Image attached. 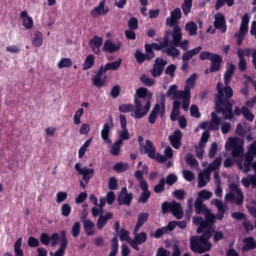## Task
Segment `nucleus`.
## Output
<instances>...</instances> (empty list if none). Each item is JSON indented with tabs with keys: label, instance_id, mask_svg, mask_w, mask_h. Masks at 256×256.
Segmentation results:
<instances>
[{
	"label": "nucleus",
	"instance_id": "obj_1",
	"mask_svg": "<svg viewBox=\"0 0 256 256\" xmlns=\"http://www.w3.org/2000/svg\"><path fill=\"white\" fill-rule=\"evenodd\" d=\"M216 89L217 94L214 99L216 113H221L224 119H233L235 115H237V117L243 115V108L241 109L239 106H236L233 112V103H231L233 88L229 86L223 87V83L218 82Z\"/></svg>",
	"mask_w": 256,
	"mask_h": 256
},
{
	"label": "nucleus",
	"instance_id": "obj_2",
	"mask_svg": "<svg viewBox=\"0 0 256 256\" xmlns=\"http://www.w3.org/2000/svg\"><path fill=\"white\" fill-rule=\"evenodd\" d=\"M148 90L140 87L136 90L134 98L135 110L131 113L134 119H143L151 109V96H147Z\"/></svg>",
	"mask_w": 256,
	"mask_h": 256
},
{
	"label": "nucleus",
	"instance_id": "obj_3",
	"mask_svg": "<svg viewBox=\"0 0 256 256\" xmlns=\"http://www.w3.org/2000/svg\"><path fill=\"white\" fill-rule=\"evenodd\" d=\"M121 63H123V59L119 58L115 62H108L104 66H100L96 74L92 77V85L97 87V89L105 87V83L107 82V71H117L121 67Z\"/></svg>",
	"mask_w": 256,
	"mask_h": 256
},
{
	"label": "nucleus",
	"instance_id": "obj_4",
	"mask_svg": "<svg viewBox=\"0 0 256 256\" xmlns=\"http://www.w3.org/2000/svg\"><path fill=\"white\" fill-rule=\"evenodd\" d=\"M213 237L210 230L204 231L201 236H191L190 249L193 253H207L213 245L209 240Z\"/></svg>",
	"mask_w": 256,
	"mask_h": 256
},
{
	"label": "nucleus",
	"instance_id": "obj_5",
	"mask_svg": "<svg viewBox=\"0 0 256 256\" xmlns=\"http://www.w3.org/2000/svg\"><path fill=\"white\" fill-rule=\"evenodd\" d=\"M204 217L205 220L201 216L193 219L194 225L198 226L196 233L201 234L205 233V231H210V233L213 234V231H215V214L211 211H207Z\"/></svg>",
	"mask_w": 256,
	"mask_h": 256
},
{
	"label": "nucleus",
	"instance_id": "obj_6",
	"mask_svg": "<svg viewBox=\"0 0 256 256\" xmlns=\"http://www.w3.org/2000/svg\"><path fill=\"white\" fill-rule=\"evenodd\" d=\"M200 61H210L211 65L209 73H217L221 71V65H223V57L217 53H211L209 51H202L199 55Z\"/></svg>",
	"mask_w": 256,
	"mask_h": 256
},
{
	"label": "nucleus",
	"instance_id": "obj_7",
	"mask_svg": "<svg viewBox=\"0 0 256 256\" xmlns=\"http://www.w3.org/2000/svg\"><path fill=\"white\" fill-rule=\"evenodd\" d=\"M162 213L163 215H167V213H172L177 219H181L183 217V207L181 203L177 201L168 202L165 201L162 203Z\"/></svg>",
	"mask_w": 256,
	"mask_h": 256
},
{
	"label": "nucleus",
	"instance_id": "obj_8",
	"mask_svg": "<svg viewBox=\"0 0 256 256\" xmlns=\"http://www.w3.org/2000/svg\"><path fill=\"white\" fill-rule=\"evenodd\" d=\"M172 38L174 47H180V49H183V51H187V49H189V40H183V33L181 32V27L175 26L173 28Z\"/></svg>",
	"mask_w": 256,
	"mask_h": 256
},
{
	"label": "nucleus",
	"instance_id": "obj_9",
	"mask_svg": "<svg viewBox=\"0 0 256 256\" xmlns=\"http://www.w3.org/2000/svg\"><path fill=\"white\" fill-rule=\"evenodd\" d=\"M120 119V127L122 130L118 131V140L120 143H123V141H129L130 134L129 130L127 129V117L123 114L119 115Z\"/></svg>",
	"mask_w": 256,
	"mask_h": 256
},
{
	"label": "nucleus",
	"instance_id": "obj_10",
	"mask_svg": "<svg viewBox=\"0 0 256 256\" xmlns=\"http://www.w3.org/2000/svg\"><path fill=\"white\" fill-rule=\"evenodd\" d=\"M163 117L165 115V102H161V104L157 103L154 105L149 117H148V122L150 125H155L157 121L158 116Z\"/></svg>",
	"mask_w": 256,
	"mask_h": 256
},
{
	"label": "nucleus",
	"instance_id": "obj_11",
	"mask_svg": "<svg viewBox=\"0 0 256 256\" xmlns=\"http://www.w3.org/2000/svg\"><path fill=\"white\" fill-rule=\"evenodd\" d=\"M181 17V8H175L171 11L170 17L166 19V25H168V27H173V29H175V27H179V20Z\"/></svg>",
	"mask_w": 256,
	"mask_h": 256
},
{
	"label": "nucleus",
	"instance_id": "obj_12",
	"mask_svg": "<svg viewBox=\"0 0 256 256\" xmlns=\"http://www.w3.org/2000/svg\"><path fill=\"white\" fill-rule=\"evenodd\" d=\"M212 205H215V207L218 209V213L214 215V225L216 219L218 221H223V217H225V212L227 211V205L223 203V201L219 199H212L211 201Z\"/></svg>",
	"mask_w": 256,
	"mask_h": 256
},
{
	"label": "nucleus",
	"instance_id": "obj_13",
	"mask_svg": "<svg viewBox=\"0 0 256 256\" xmlns=\"http://www.w3.org/2000/svg\"><path fill=\"white\" fill-rule=\"evenodd\" d=\"M156 151L157 148H155L151 140H146L145 144H142L140 147L141 155H148L149 159H155Z\"/></svg>",
	"mask_w": 256,
	"mask_h": 256
},
{
	"label": "nucleus",
	"instance_id": "obj_14",
	"mask_svg": "<svg viewBox=\"0 0 256 256\" xmlns=\"http://www.w3.org/2000/svg\"><path fill=\"white\" fill-rule=\"evenodd\" d=\"M214 27L221 33H227V20H225V15L223 13L218 12L214 17Z\"/></svg>",
	"mask_w": 256,
	"mask_h": 256
},
{
	"label": "nucleus",
	"instance_id": "obj_15",
	"mask_svg": "<svg viewBox=\"0 0 256 256\" xmlns=\"http://www.w3.org/2000/svg\"><path fill=\"white\" fill-rule=\"evenodd\" d=\"M165 65H167V62L163 58H156L153 69L151 70L152 77H161L165 70Z\"/></svg>",
	"mask_w": 256,
	"mask_h": 256
},
{
	"label": "nucleus",
	"instance_id": "obj_16",
	"mask_svg": "<svg viewBox=\"0 0 256 256\" xmlns=\"http://www.w3.org/2000/svg\"><path fill=\"white\" fill-rule=\"evenodd\" d=\"M107 0H101L99 4L91 10L90 14L94 19L101 15H107L109 13V7H105Z\"/></svg>",
	"mask_w": 256,
	"mask_h": 256
},
{
	"label": "nucleus",
	"instance_id": "obj_17",
	"mask_svg": "<svg viewBox=\"0 0 256 256\" xmlns=\"http://www.w3.org/2000/svg\"><path fill=\"white\" fill-rule=\"evenodd\" d=\"M254 159H255V156L249 153H246L244 155V163L237 162V165L240 171H243V173H249V171H251V167L253 165Z\"/></svg>",
	"mask_w": 256,
	"mask_h": 256
},
{
	"label": "nucleus",
	"instance_id": "obj_18",
	"mask_svg": "<svg viewBox=\"0 0 256 256\" xmlns=\"http://www.w3.org/2000/svg\"><path fill=\"white\" fill-rule=\"evenodd\" d=\"M67 245H69V242L67 240V232L64 230L61 231V238H60V247L59 249L53 254V252L50 253L51 256H65V251L67 249Z\"/></svg>",
	"mask_w": 256,
	"mask_h": 256
},
{
	"label": "nucleus",
	"instance_id": "obj_19",
	"mask_svg": "<svg viewBox=\"0 0 256 256\" xmlns=\"http://www.w3.org/2000/svg\"><path fill=\"white\" fill-rule=\"evenodd\" d=\"M113 127H115V124L113 123V118L110 116V123H105L101 130V138L104 140V143H111L109 135H111V129Z\"/></svg>",
	"mask_w": 256,
	"mask_h": 256
},
{
	"label": "nucleus",
	"instance_id": "obj_20",
	"mask_svg": "<svg viewBox=\"0 0 256 256\" xmlns=\"http://www.w3.org/2000/svg\"><path fill=\"white\" fill-rule=\"evenodd\" d=\"M229 146L232 149V157H241L243 155V146L239 145L238 138H229Z\"/></svg>",
	"mask_w": 256,
	"mask_h": 256
},
{
	"label": "nucleus",
	"instance_id": "obj_21",
	"mask_svg": "<svg viewBox=\"0 0 256 256\" xmlns=\"http://www.w3.org/2000/svg\"><path fill=\"white\" fill-rule=\"evenodd\" d=\"M168 139L174 149H180L181 141L183 140V132H181V130H175L173 134L168 137Z\"/></svg>",
	"mask_w": 256,
	"mask_h": 256
},
{
	"label": "nucleus",
	"instance_id": "obj_22",
	"mask_svg": "<svg viewBox=\"0 0 256 256\" xmlns=\"http://www.w3.org/2000/svg\"><path fill=\"white\" fill-rule=\"evenodd\" d=\"M140 189L143 191L138 198V203H147L151 197V191H149V184L147 181L140 182Z\"/></svg>",
	"mask_w": 256,
	"mask_h": 256
},
{
	"label": "nucleus",
	"instance_id": "obj_23",
	"mask_svg": "<svg viewBox=\"0 0 256 256\" xmlns=\"http://www.w3.org/2000/svg\"><path fill=\"white\" fill-rule=\"evenodd\" d=\"M122 43L121 42H117V44L113 43V41L111 40H106L104 42V45H103V48H102V51L104 53H117V51H120L121 50V47H122Z\"/></svg>",
	"mask_w": 256,
	"mask_h": 256
},
{
	"label": "nucleus",
	"instance_id": "obj_24",
	"mask_svg": "<svg viewBox=\"0 0 256 256\" xmlns=\"http://www.w3.org/2000/svg\"><path fill=\"white\" fill-rule=\"evenodd\" d=\"M89 46L95 55H101V47L103 46V39L99 36H94L90 42Z\"/></svg>",
	"mask_w": 256,
	"mask_h": 256
},
{
	"label": "nucleus",
	"instance_id": "obj_25",
	"mask_svg": "<svg viewBox=\"0 0 256 256\" xmlns=\"http://www.w3.org/2000/svg\"><path fill=\"white\" fill-rule=\"evenodd\" d=\"M229 189L237 195L236 205H243V201H245V195H243V191L239 189V185H237L236 183H231L229 185Z\"/></svg>",
	"mask_w": 256,
	"mask_h": 256
},
{
	"label": "nucleus",
	"instance_id": "obj_26",
	"mask_svg": "<svg viewBox=\"0 0 256 256\" xmlns=\"http://www.w3.org/2000/svg\"><path fill=\"white\" fill-rule=\"evenodd\" d=\"M242 251L247 253V251H253L256 249V239L253 236L246 237L243 239Z\"/></svg>",
	"mask_w": 256,
	"mask_h": 256
},
{
	"label": "nucleus",
	"instance_id": "obj_27",
	"mask_svg": "<svg viewBox=\"0 0 256 256\" xmlns=\"http://www.w3.org/2000/svg\"><path fill=\"white\" fill-rule=\"evenodd\" d=\"M211 121L209 122L208 129L209 131H219L221 125V117L217 116V113H211Z\"/></svg>",
	"mask_w": 256,
	"mask_h": 256
},
{
	"label": "nucleus",
	"instance_id": "obj_28",
	"mask_svg": "<svg viewBox=\"0 0 256 256\" xmlns=\"http://www.w3.org/2000/svg\"><path fill=\"white\" fill-rule=\"evenodd\" d=\"M211 178V173L209 170H204L198 175V187L199 189H203L207 185V182Z\"/></svg>",
	"mask_w": 256,
	"mask_h": 256
},
{
	"label": "nucleus",
	"instance_id": "obj_29",
	"mask_svg": "<svg viewBox=\"0 0 256 256\" xmlns=\"http://www.w3.org/2000/svg\"><path fill=\"white\" fill-rule=\"evenodd\" d=\"M82 223L84 232L88 237L95 235V224L91 221V219L83 220Z\"/></svg>",
	"mask_w": 256,
	"mask_h": 256
},
{
	"label": "nucleus",
	"instance_id": "obj_30",
	"mask_svg": "<svg viewBox=\"0 0 256 256\" xmlns=\"http://www.w3.org/2000/svg\"><path fill=\"white\" fill-rule=\"evenodd\" d=\"M235 64H230L224 73V85L225 87H231L229 84L231 83V79H233V75L235 74Z\"/></svg>",
	"mask_w": 256,
	"mask_h": 256
},
{
	"label": "nucleus",
	"instance_id": "obj_31",
	"mask_svg": "<svg viewBox=\"0 0 256 256\" xmlns=\"http://www.w3.org/2000/svg\"><path fill=\"white\" fill-rule=\"evenodd\" d=\"M20 18L22 19L23 27H25V29H33V18L29 16L27 11H22L20 13Z\"/></svg>",
	"mask_w": 256,
	"mask_h": 256
},
{
	"label": "nucleus",
	"instance_id": "obj_32",
	"mask_svg": "<svg viewBox=\"0 0 256 256\" xmlns=\"http://www.w3.org/2000/svg\"><path fill=\"white\" fill-rule=\"evenodd\" d=\"M109 219H113V213L112 212H108L105 215H100L98 220H97V229H99V231H101V229H103V227H105V225H107V222L109 221Z\"/></svg>",
	"mask_w": 256,
	"mask_h": 256
},
{
	"label": "nucleus",
	"instance_id": "obj_33",
	"mask_svg": "<svg viewBox=\"0 0 256 256\" xmlns=\"http://www.w3.org/2000/svg\"><path fill=\"white\" fill-rule=\"evenodd\" d=\"M203 49V47L198 46L192 50H188L186 51L183 55H182V61H191V59H193V57H195V55H199V53H201V50Z\"/></svg>",
	"mask_w": 256,
	"mask_h": 256
},
{
	"label": "nucleus",
	"instance_id": "obj_34",
	"mask_svg": "<svg viewBox=\"0 0 256 256\" xmlns=\"http://www.w3.org/2000/svg\"><path fill=\"white\" fill-rule=\"evenodd\" d=\"M194 207H195V211H196V215H204L207 213V211H211L209 209H207V206H205V204H203V200H201L200 198H197L195 203H194Z\"/></svg>",
	"mask_w": 256,
	"mask_h": 256
},
{
	"label": "nucleus",
	"instance_id": "obj_35",
	"mask_svg": "<svg viewBox=\"0 0 256 256\" xmlns=\"http://www.w3.org/2000/svg\"><path fill=\"white\" fill-rule=\"evenodd\" d=\"M237 57L239 59V62H238L239 70L242 71V73L244 71H247V60H245V57L243 56V49L239 48L237 50Z\"/></svg>",
	"mask_w": 256,
	"mask_h": 256
},
{
	"label": "nucleus",
	"instance_id": "obj_36",
	"mask_svg": "<svg viewBox=\"0 0 256 256\" xmlns=\"http://www.w3.org/2000/svg\"><path fill=\"white\" fill-rule=\"evenodd\" d=\"M133 201V193H129L126 195H118V205H126L129 207Z\"/></svg>",
	"mask_w": 256,
	"mask_h": 256
},
{
	"label": "nucleus",
	"instance_id": "obj_37",
	"mask_svg": "<svg viewBox=\"0 0 256 256\" xmlns=\"http://www.w3.org/2000/svg\"><path fill=\"white\" fill-rule=\"evenodd\" d=\"M94 65H95V56L93 54H90L85 58L82 69L83 71H89V69H93Z\"/></svg>",
	"mask_w": 256,
	"mask_h": 256
},
{
	"label": "nucleus",
	"instance_id": "obj_38",
	"mask_svg": "<svg viewBox=\"0 0 256 256\" xmlns=\"http://www.w3.org/2000/svg\"><path fill=\"white\" fill-rule=\"evenodd\" d=\"M176 99H183V101L191 99V87L185 86L184 90H178Z\"/></svg>",
	"mask_w": 256,
	"mask_h": 256
},
{
	"label": "nucleus",
	"instance_id": "obj_39",
	"mask_svg": "<svg viewBox=\"0 0 256 256\" xmlns=\"http://www.w3.org/2000/svg\"><path fill=\"white\" fill-rule=\"evenodd\" d=\"M82 179L84 182L89 183V181H91V179H93V176L95 175V170L92 168H84V171L82 174Z\"/></svg>",
	"mask_w": 256,
	"mask_h": 256
},
{
	"label": "nucleus",
	"instance_id": "obj_40",
	"mask_svg": "<svg viewBox=\"0 0 256 256\" xmlns=\"http://www.w3.org/2000/svg\"><path fill=\"white\" fill-rule=\"evenodd\" d=\"M32 44L34 47H41V45H43V33L40 31H35Z\"/></svg>",
	"mask_w": 256,
	"mask_h": 256
},
{
	"label": "nucleus",
	"instance_id": "obj_41",
	"mask_svg": "<svg viewBox=\"0 0 256 256\" xmlns=\"http://www.w3.org/2000/svg\"><path fill=\"white\" fill-rule=\"evenodd\" d=\"M176 47L177 46L172 45V46L166 48L165 50H163V53H166V55H168V57H173V58L179 57L181 52Z\"/></svg>",
	"mask_w": 256,
	"mask_h": 256
},
{
	"label": "nucleus",
	"instance_id": "obj_42",
	"mask_svg": "<svg viewBox=\"0 0 256 256\" xmlns=\"http://www.w3.org/2000/svg\"><path fill=\"white\" fill-rule=\"evenodd\" d=\"M197 24L193 21L186 23L185 30L189 33L191 37L197 35Z\"/></svg>",
	"mask_w": 256,
	"mask_h": 256
},
{
	"label": "nucleus",
	"instance_id": "obj_43",
	"mask_svg": "<svg viewBox=\"0 0 256 256\" xmlns=\"http://www.w3.org/2000/svg\"><path fill=\"white\" fill-rule=\"evenodd\" d=\"M73 66L71 58H62L57 64L58 69H65Z\"/></svg>",
	"mask_w": 256,
	"mask_h": 256
},
{
	"label": "nucleus",
	"instance_id": "obj_44",
	"mask_svg": "<svg viewBox=\"0 0 256 256\" xmlns=\"http://www.w3.org/2000/svg\"><path fill=\"white\" fill-rule=\"evenodd\" d=\"M121 145H123V142H119V140H117L110 148L111 155L117 157L121 153Z\"/></svg>",
	"mask_w": 256,
	"mask_h": 256
},
{
	"label": "nucleus",
	"instance_id": "obj_45",
	"mask_svg": "<svg viewBox=\"0 0 256 256\" xmlns=\"http://www.w3.org/2000/svg\"><path fill=\"white\" fill-rule=\"evenodd\" d=\"M119 111L120 113H135V104H121Z\"/></svg>",
	"mask_w": 256,
	"mask_h": 256
},
{
	"label": "nucleus",
	"instance_id": "obj_46",
	"mask_svg": "<svg viewBox=\"0 0 256 256\" xmlns=\"http://www.w3.org/2000/svg\"><path fill=\"white\" fill-rule=\"evenodd\" d=\"M222 159L221 157H217L213 160L212 163L209 164L208 169L206 171H215L221 167Z\"/></svg>",
	"mask_w": 256,
	"mask_h": 256
},
{
	"label": "nucleus",
	"instance_id": "obj_47",
	"mask_svg": "<svg viewBox=\"0 0 256 256\" xmlns=\"http://www.w3.org/2000/svg\"><path fill=\"white\" fill-rule=\"evenodd\" d=\"M191 7H193V0H184V3L182 4V11L184 15L191 13Z\"/></svg>",
	"mask_w": 256,
	"mask_h": 256
},
{
	"label": "nucleus",
	"instance_id": "obj_48",
	"mask_svg": "<svg viewBox=\"0 0 256 256\" xmlns=\"http://www.w3.org/2000/svg\"><path fill=\"white\" fill-rule=\"evenodd\" d=\"M134 57L137 61V63H139V65L145 63V61H147V55L144 54L143 52H141L140 50H136Z\"/></svg>",
	"mask_w": 256,
	"mask_h": 256
},
{
	"label": "nucleus",
	"instance_id": "obj_49",
	"mask_svg": "<svg viewBox=\"0 0 256 256\" xmlns=\"http://www.w3.org/2000/svg\"><path fill=\"white\" fill-rule=\"evenodd\" d=\"M140 81L141 83H143V85H145L146 87H153L155 85V80H153L152 78H149L147 75L143 74L140 77Z\"/></svg>",
	"mask_w": 256,
	"mask_h": 256
},
{
	"label": "nucleus",
	"instance_id": "obj_50",
	"mask_svg": "<svg viewBox=\"0 0 256 256\" xmlns=\"http://www.w3.org/2000/svg\"><path fill=\"white\" fill-rule=\"evenodd\" d=\"M71 210V205L69 203H64L60 208L62 217H69V215H71Z\"/></svg>",
	"mask_w": 256,
	"mask_h": 256
},
{
	"label": "nucleus",
	"instance_id": "obj_51",
	"mask_svg": "<svg viewBox=\"0 0 256 256\" xmlns=\"http://www.w3.org/2000/svg\"><path fill=\"white\" fill-rule=\"evenodd\" d=\"M72 237H79L81 235V222H75L71 229Z\"/></svg>",
	"mask_w": 256,
	"mask_h": 256
},
{
	"label": "nucleus",
	"instance_id": "obj_52",
	"mask_svg": "<svg viewBox=\"0 0 256 256\" xmlns=\"http://www.w3.org/2000/svg\"><path fill=\"white\" fill-rule=\"evenodd\" d=\"M186 163L190 167H197V165H199V162L197 161V159H195V156L191 153H188L186 155Z\"/></svg>",
	"mask_w": 256,
	"mask_h": 256
},
{
	"label": "nucleus",
	"instance_id": "obj_53",
	"mask_svg": "<svg viewBox=\"0 0 256 256\" xmlns=\"http://www.w3.org/2000/svg\"><path fill=\"white\" fill-rule=\"evenodd\" d=\"M145 51L147 61H151V59H155V52H153V46L151 44H145Z\"/></svg>",
	"mask_w": 256,
	"mask_h": 256
},
{
	"label": "nucleus",
	"instance_id": "obj_54",
	"mask_svg": "<svg viewBox=\"0 0 256 256\" xmlns=\"http://www.w3.org/2000/svg\"><path fill=\"white\" fill-rule=\"evenodd\" d=\"M128 27L132 31H137V29H139V20L135 17H131L128 21Z\"/></svg>",
	"mask_w": 256,
	"mask_h": 256
},
{
	"label": "nucleus",
	"instance_id": "obj_55",
	"mask_svg": "<svg viewBox=\"0 0 256 256\" xmlns=\"http://www.w3.org/2000/svg\"><path fill=\"white\" fill-rule=\"evenodd\" d=\"M134 240L136 243H139L140 245H143V243L147 242V233L141 232L135 235Z\"/></svg>",
	"mask_w": 256,
	"mask_h": 256
},
{
	"label": "nucleus",
	"instance_id": "obj_56",
	"mask_svg": "<svg viewBox=\"0 0 256 256\" xmlns=\"http://www.w3.org/2000/svg\"><path fill=\"white\" fill-rule=\"evenodd\" d=\"M83 113H85V110L83 108H79L73 118L74 125H81V117H83Z\"/></svg>",
	"mask_w": 256,
	"mask_h": 256
},
{
	"label": "nucleus",
	"instance_id": "obj_57",
	"mask_svg": "<svg viewBox=\"0 0 256 256\" xmlns=\"http://www.w3.org/2000/svg\"><path fill=\"white\" fill-rule=\"evenodd\" d=\"M195 81H197V73H193L186 79L185 87H190V89H193V87H195Z\"/></svg>",
	"mask_w": 256,
	"mask_h": 256
},
{
	"label": "nucleus",
	"instance_id": "obj_58",
	"mask_svg": "<svg viewBox=\"0 0 256 256\" xmlns=\"http://www.w3.org/2000/svg\"><path fill=\"white\" fill-rule=\"evenodd\" d=\"M177 93H179V90H177V85H171L166 92V97H171L172 95V99L175 100L177 99Z\"/></svg>",
	"mask_w": 256,
	"mask_h": 256
},
{
	"label": "nucleus",
	"instance_id": "obj_59",
	"mask_svg": "<svg viewBox=\"0 0 256 256\" xmlns=\"http://www.w3.org/2000/svg\"><path fill=\"white\" fill-rule=\"evenodd\" d=\"M165 191V178H161L159 183L154 186V193H163Z\"/></svg>",
	"mask_w": 256,
	"mask_h": 256
},
{
	"label": "nucleus",
	"instance_id": "obj_60",
	"mask_svg": "<svg viewBox=\"0 0 256 256\" xmlns=\"http://www.w3.org/2000/svg\"><path fill=\"white\" fill-rule=\"evenodd\" d=\"M242 115L247 119V121H253V119H255V115H253L249 108L245 106L242 107Z\"/></svg>",
	"mask_w": 256,
	"mask_h": 256
},
{
	"label": "nucleus",
	"instance_id": "obj_61",
	"mask_svg": "<svg viewBox=\"0 0 256 256\" xmlns=\"http://www.w3.org/2000/svg\"><path fill=\"white\" fill-rule=\"evenodd\" d=\"M211 197H213V193L207 190H201L198 193V199H201V201H203V199L205 200L211 199Z\"/></svg>",
	"mask_w": 256,
	"mask_h": 256
},
{
	"label": "nucleus",
	"instance_id": "obj_62",
	"mask_svg": "<svg viewBox=\"0 0 256 256\" xmlns=\"http://www.w3.org/2000/svg\"><path fill=\"white\" fill-rule=\"evenodd\" d=\"M117 235H119L120 241H131V237H129V231L123 228L120 229V232Z\"/></svg>",
	"mask_w": 256,
	"mask_h": 256
},
{
	"label": "nucleus",
	"instance_id": "obj_63",
	"mask_svg": "<svg viewBox=\"0 0 256 256\" xmlns=\"http://www.w3.org/2000/svg\"><path fill=\"white\" fill-rule=\"evenodd\" d=\"M177 181V175L175 174H168L165 179L166 185H169V187H172V185H175Z\"/></svg>",
	"mask_w": 256,
	"mask_h": 256
},
{
	"label": "nucleus",
	"instance_id": "obj_64",
	"mask_svg": "<svg viewBox=\"0 0 256 256\" xmlns=\"http://www.w3.org/2000/svg\"><path fill=\"white\" fill-rule=\"evenodd\" d=\"M213 233V241L214 243H219V241L223 240V237H225V234L219 230L212 231Z\"/></svg>",
	"mask_w": 256,
	"mask_h": 256
}]
</instances>
